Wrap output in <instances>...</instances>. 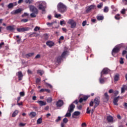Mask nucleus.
<instances>
[{"label":"nucleus","mask_w":127,"mask_h":127,"mask_svg":"<svg viewBox=\"0 0 127 127\" xmlns=\"http://www.w3.org/2000/svg\"><path fill=\"white\" fill-rule=\"evenodd\" d=\"M57 10L61 13H64L67 11V6L65 4L60 2L57 5Z\"/></svg>","instance_id":"f257e3e1"},{"label":"nucleus","mask_w":127,"mask_h":127,"mask_svg":"<svg viewBox=\"0 0 127 127\" xmlns=\"http://www.w3.org/2000/svg\"><path fill=\"white\" fill-rule=\"evenodd\" d=\"M36 4L39 5L38 8L42 11V13H44L45 12V8H46V2H45V1H38L36 3Z\"/></svg>","instance_id":"f03ea898"},{"label":"nucleus","mask_w":127,"mask_h":127,"mask_svg":"<svg viewBox=\"0 0 127 127\" xmlns=\"http://www.w3.org/2000/svg\"><path fill=\"white\" fill-rule=\"evenodd\" d=\"M30 10L32 12H34L36 14L38 13V10L35 6L31 5L29 6Z\"/></svg>","instance_id":"7ed1b4c3"},{"label":"nucleus","mask_w":127,"mask_h":127,"mask_svg":"<svg viewBox=\"0 0 127 127\" xmlns=\"http://www.w3.org/2000/svg\"><path fill=\"white\" fill-rule=\"evenodd\" d=\"M68 24H70L71 25V28H75L76 27V23L74 21V20L70 19L68 21Z\"/></svg>","instance_id":"20e7f679"},{"label":"nucleus","mask_w":127,"mask_h":127,"mask_svg":"<svg viewBox=\"0 0 127 127\" xmlns=\"http://www.w3.org/2000/svg\"><path fill=\"white\" fill-rule=\"evenodd\" d=\"M119 99H121L122 100V99H123V97L118 96L117 97L114 98V99L113 100V103L115 106H118L119 105L118 104V102H119Z\"/></svg>","instance_id":"39448f33"},{"label":"nucleus","mask_w":127,"mask_h":127,"mask_svg":"<svg viewBox=\"0 0 127 127\" xmlns=\"http://www.w3.org/2000/svg\"><path fill=\"white\" fill-rule=\"evenodd\" d=\"M109 72H110V69L108 68H104L101 72V77H103V75H104V74H108Z\"/></svg>","instance_id":"423d86ee"},{"label":"nucleus","mask_w":127,"mask_h":127,"mask_svg":"<svg viewBox=\"0 0 127 127\" xmlns=\"http://www.w3.org/2000/svg\"><path fill=\"white\" fill-rule=\"evenodd\" d=\"M120 48L119 46L115 47V48L112 51V55L114 56L115 53H118L120 51Z\"/></svg>","instance_id":"0eeeda50"},{"label":"nucleus","mask_w":127,"mask_h":127,"mask_svg":"<svg viewBox=\"0 0 127 127\" xmlns=\"http://www.w3.org/2000/svg\"><path fill=\"white\" fill-rule=\"evenodd\" d=\"M75 105L73 104H71L68 109V112H70V113H72L74 112V109H75Z\"/></svg>","instance_id":"6e6552de"},{"label":"nucleus","mask_w":127,"mask_h":127,"mask_svg":"<svg viewBox=\"0 0 127 127\" xmlns=\"http://www.w3.org/2000/svg\"><path fill=\"white\" fill-rule=\"evenodd\" d=\"M94 108H97V106H99V104H100V98H95L94 99Z\"/></svg>","instance_id":"1a4fd4ad"},{"label":"nucleus","mask_w":127,"mask_h":127,"mask_svg":"<svg viewBox=\"0 0 127 127\" xmlns=\"http://www.w3.org/2000/svg\"><path fill=\"white\" fill-rule=\"evenodd\" d=\"M109 101V95H108V93L106 92L104 94V96L103 97V102H107Z\"/></svg>","instance_id":"9d476101"},{"label":"nucleus","mask_w":127,"mask_h":127,"mask_svg":"<svg viewBox=\"0 0 127 127\" xmlns=\"http://www.w3.org/2000/svg\"><path fill=\"white\" fill-rule=\"evenodd\" d=\"M20 12H21V9L19 8L11 12V14H17L18 13H20Z\"/></svg>","instance_id":"9b49d317"},{"label":"nucleus","mask_w":127,"mask_h":127,"mask_svg":"<svg viewBox=\"0 0 127 127\" xmlns=\"http://www.w3.org/2000/svg\"><path fill=\"white\" fill-rule=\"evenodd\" d=\"M80 114H81V113H80V112L75 111L73 113V114L72 115V118L73 119H76V117L79 116Z\"/></svg>","instance_id":"f8f14e48"},{"label":"nucleus","mask_w":127,"mask_h":127,"mask_svg":"<svg viewBox=\"0 0 127 127\" xmlns=\"http://www.w3.org/2000/svg\"><path fill=\"white\" fill-rule=\"evenodd\" d=\"M46 45L49 46V47H52L53 46H54L55 44L53 41H49L46 42Z\"/></svg>","instance_id":"ddd939ff"},{"label":"nucleus","mask_w":127,"mask_h":127,"mask_svg":"<svg viewBox=\"0 0 127 127\" xmlns=\"http://www.w3.org/2000/svg\"><path fill=\"white\" fill-rule=\"evenodd\" d=\"M64 102L62 100H59L56 104L57 107H62L63 106Z\"/></svg>","instance_id":"4468645a"},{"label":"nucleus","mask_w":127,"mask_h":127,"mask_svg":"<svg viewBox=\"0 0 127 127\" xmlns=\"http://www.w3.org/2000/svg\"><path fill=\"white\" fill-rule=\"evenodd\" d=\"M27 30H28L27 28H21L17 29L18 32H23V31H27Z\"/></svg>","instance_id":"2eb2a0df"},{"label":"nucleus","mask_w":127,"mask_h":127,"mask_svg":"<svg viewBox=\"0 0 127 127\" xmlns=\"http://www.w3.org/2000/svg\"><path fill=\"white\" fill-rule=\"evenodd\" d=\"M18 77L19 78V81H21L22 80V77H23V74L21 71L18 72Z\"/></svg>","instance_id":"dca6fc26"},{"label":"nucleus","mask_w":127,"mask_h":127,"mask_svg":"<svg viewBox=\"0 0 127 127\" xmlns=\"http://www.w3.org/2000/svg\"><path fill=\"white\" fill-rule=\"evenodd\" d=\"M29 117L32 119L36 117V112H32L29 114Z\"/></svg>","instance_id":"f3484780"},{"label":"nucleus","mask_w":127,"mask_h":127,"mask_svg":"<svg viewBox=\"0 0 127 127\" xmlns=\"http://www.w3.org/2000/svg\"><path fill=\"white\" fill-rule=\"evenodd\" d=\"M107 120L109 123H113L114 122V118L111 116H108Z\"/></svg>","instance_id":"a211bd4d"},{"label":"nucleus","mask_w":127,"mask_h":127,"mask_svg":"<svg viewBox=\"0 0 127 127\" xmlns=\"http://www.w3.org/2000/svg\"><path fill=\"white\" fill-rule=\"evenodd\" d=\"M38 104H39L40 106L41 107H42V106H45L46 105V102H44L43 101H38L37 102Z\"/></svg>","instance_id":"6ab92c4d"},{"label":"nucleus","mask_w":127,"mask_h":127,"mask_svg":"<svg viewBox=\"0 0 127 127\" xmlns=\"http://www.w3.org/2000/svg\"><path fill=\"white\" fill-rule=\"evenodd\" d=\"M95 5H91L89 6L86 9V12H89L91 9H93V8H94Z\"/></svg>","instance_id":"aec40b11"},{"label":"nucleus","mask_w":127,"mask_h":127,"mask_svg":"<svg viewBox=\"0 0 127 127\" xmlns=\"http://www.w3.org/2000/svg\"><path fill=\"white\" fill-rule=\"evenodd\" d=\"M18 113H19L18 110H15V111L12 114V117L15 118V117H16V116H17Z\"/></svg>","instance_id":"412c9836"},{"label":"nucleus","mask_w":127,"mask_h":127,"mask_svg":"<svg viewBox=\"0 0 127 127\" xmlns=\"http://www.w3.org/2000/svg\"><path fill=\"white\" fill-rule=\"evenodd\" d=\"M7 30H14V26H8L6 27Z\"/></svg>","instance_id":"4be33fe9"},{"label":"nucleus","mask_w":127,"mask_h":127,"mask_svg":"<svg viewBox=\"0 0 127 127\" xmlns=\"http://www.w3.org/2000/svg\"><path fill=\"white\" fill-rule=\"evenodd\" d=\"M33 55H34V53H30L26 55V57L27 58H29V57H31L32 56H33Z\"/></svg>","instance_id":"5701e85b"},{"label":"nucleus","mask_w":127,"mask_h":127,"mask_svg":"<svg viewBox=\"0 0 127 127\" xmlns=\"http://www.w3.org/2000/svg\"><path fill=\"white\" fill-rule=\"evenodd\" d=\"M96 18L98 20H103L104 19V16L98 15L97 16Z\"/></svg>","instance_id":"b1692460"},{"label":"nucleus","mask_w":127,"mask_h":127,"mask_svg":"<svg viewBox=\"0 0 127 127\" xmlns=\"http://www.w3.org/2000/svg\"><path fill=\"white\" fill-rule=\"evenodd\" d=\"M62 58H63L61 56L58 57L57 58V62H58V63H60V62H61V61L63 60Z\"/></svg>","instance_id":"393cba45"},{"label":"nucleus","mask_w":127,"mask_h":127,"mask_svg":"<svg viewBox=\"0 0 127 127\" xmlns=\"http://www.w3.org/2000/svg\"><path fill=\"white\" fill-rule=\"evenodd\" d=\"M38 34H37L36 33H32V34H30L29 35V37H33L34 36L36 37L38 36Z\"/></svg>","instance_id":"a878e982"},{"label":"nucleus","mask_w":127,"mask_h":127,"mask_svg":"<svg viewBox=\"0 0 127 127\" xmlns=\"http://www.w3.org/2000/svg\"><path fill=\"white\" fill-rule=\"evenodd\" d=\"M37 123L38 125H40V124L42 123V118H40L37 121Z\"/></svg>","instance_id":"bb28decb"},{"label":"nucleus","mask_w":127,"mask_h":127,"mask_svg":"<svg viewBox=\"0 0 127 127\" xmlns=\"http://www.w3.org/2000/svg\"><path fill=\"white\" fill-rule=\"evenodd\" d=\"M119 78H120V75L118 74L115 75L114 77L115 81H119Z\"/></svg>","instance_id":"cd10ccee"},{"label":"nucleus","mask_w":127,"mask_h":127,"mask_svg":"<svg viewBox=\"0 0 127 127\" xmlns=\"http://www.w3.org/2000/svg\"><path fill=\"white\" fill-rule=\"evenodd\" d=\"M37 73L38 74H39V75H40L41 76H42V75L44 74V71H43V70H37Z\"/></svg>","instance_id":"c85d7f7f"},{"label":"nucleus","mask_w":127,"mask_h":127,"mask_svg":"<svg viewBox=\"0 0 127 127\" xmlns=\"http://www.w3.org/2000/svg\"><path fill=\"white\" fill-rule=\"evenodd\" d=\"M126 92V85H123L121 88V93H125Z\"/></svg>","instance_id":"c756f323"},{"label":"nucleus","mask_w":127,"mask_h":127,"mask_svg":"<svg viewBox=\"0 0 127 127\" xmlns=\"http://www.w3.org/2000/svg\"><path fill=\"white\" fill-rule=\"evenodd\" d=\"M71 113L72 112H68V111H67V112L65 114V117H66V118H69V117H71Z\"/></svg>","instance_id":"7c9ffc66"},{"label":"nucleus","mask_w":127,"mask_h":127,"mask_svg":"<svg viewBox=\"0 0 127 127\" xmlns=\"http://www.w3.org/2000/svg\"><path fill=\"white\" fill-rule=\"evenodd\" d=\"M33 0H25V2L26 3H29V4H30V3H32V2H33Z\"/></svg>","instance_id":"2f4dec72"},{"label":"nucleus","mask_w":127,"mask_h":127,"mask_svg":"<svg viewBox=\"0 0 127 127\" xmlns=\"http://www.w3.org/2000/svg\"><path fill=\"white\" fill-rule=\"evenodd\" d=\"M8 8H12L13 7V3H10L8 4L7 5Z\"/></svg>","instance_id":"473e14b6"},{"label":"nucleus","mask_w":127,"mask_h":127,"mask_svg":"<svg viewBox=\"0 0 127 127\" xmlns=\"http://www.w3.org/2000/svg\"><path fill=\"white\" fill-rule=\"evenodd\" d=\"M55 17L56 18H59V17H61V14H57V13H55Z\"/></svg>","instance_id":"72a5a7b5"},{"label":"nucleus","mask_w":127,"mask_h":127,"mask_svg":"<svg viewBox=\"0 0 127 127\" xmlns=\"http://www.w3.org/2000/svg\"><path fill=\"white\" fill-rule=\"evenodd\" d=\"M126 11H127L126 9L123 8L121 10V13H122V14H126Z\"/></svg>","instance_id":"f704fd0d"},{"label":"nucleus","mask_w":127,"mask_h":127,"mask_svg":"<svg viewBox=\"0 0 127 127\" xmlns=\"http://www.w3.org/2000/svg\"><path fill=\"white\" fill-rule=\"evenodd\" d=\"M63 122L64 124H67L68 123V119L66 118H64L63 120Z\"/></svg>","instance_id":"c9c22d12"},{"label":"nucleus","mask_w":127,"mask_h":127,"mask_svg":"<svg viewBox=\"0 0 127 127\" xmlns=\"http://www.w3.org/2000/svg\"><path fill=\"white\" fill-rule=\"evenodd\" d=\"M67 53H68V52L67 51L64 52L61 57H62L63 58V57H64L67 54Z\"/></svg>","instance_id":"e433bc0d"},{"label":"nucleus","mask_w":127,"mask_h":127,"mask_svg":"<svg viewBox=\"0 0 127 127\" xmlns=\"http://www.w3.org/2000/svg\"><path fill=\"white\" fill-rule=\"evenodd\" d=\"M38 30H40V27L38 26H36L34 29V31H38Z\"/></svg>","instance_id":"4c0bfd02"},{"label":"nucleus","mask_w":127,"mask_h":127,"mask_svg":"<svg viewBox=\"0 0 127 127\" xmlns=\"http://www.w3.org/2000/svg\"><path fill=\"white\" fill-rule=\"evenodd\" d=\"M47 101L48 103H51L52 102V98L49 97L48 99H47Z\"/></svg>","instance_id":"58836bf2"},{"label":"nucleus","mask_w":127,"mask_h":127,"mask_svg":"<svg viewBox=\"0 0 127 127\" xmlns=\"http://www.w3.org/2000/svg\"><path fill=\"white\" fill-rule=\"evenodd\" d=\"M36 14L35 13L33 12V13H31L30 16L31 17H36Z\"/></svg>","instance_id":"ea45409f"},{"label":"nucleus","mask_w":127,"mask_h":127,"mask_svg":"<svg viewBox=\"0 0 127 127\" xmlns=\"http://www.w3.org/2000/svg\"><path fill=\"white\" fill-rule=\"evenodd\" d=\"M104 12H108L109 11V8L107 6H105L104 9Z\"/></svg>","instance_id":"a19ab883"},{"label":"nucleus","mask_w":127,"mask_h":127,"mask_svg":"<svg viewBox=\"0 0 127 127\" xmlns=\"http://www.w3.org/2000/svg\"><path fill=\"white\" fill-rule=\"evenodd\" d=\"M61 117L59 116V117H58V119H57L56 120L55 122H56V123H58V122H60V121H61Z\"/></svg>","instance_id":"79ce46f5"},{"label":"nucleus","mask_w":127,"mask_h":127,"mask_svg":"<svg viewBox=\"0 0 127 127\" xmlns=\"http://www.w3.org/2000/svg\"><path fill=\"white\" fill-rule=\"evenodd\" d=\"M99 81H100V83H101V84H103V83H105V80H104V79H103V78H100Z\"/></svg>","instance_id":"37998d69"},{"label":"nucleus","mask_w":127,"mask_h":127,"mask_svg":"<svg viewBox=\"0 0 127 127\" xmlns=\"http://www.w3.org/2000/svg\"><path fill=\"white\" fill-rule=\"evenodd\" d=\"M41 57V56L39 54H38L35 57V59H39V58H40Z\"/></svg>","instance_id":"c03bdc74"},{"label":"nucleus","mask_w":127,"mask_h":127,"mask_svg":"<svg viewBox=\"0 0 127 127\" xmlns=\"http://www.w3.org/2000/svg\"><path fill=\"white\" fill-rule=\"evenodd\" d=\"M120 63V64H124V58H121Z\"/></svg>","instance_id":"a18cd8bd"},{"label":"nucleus","mask_w":127,"mask_h":127,"mask_svg":"<svg viewBox=\"0 0 127 127\" xmlns=\"http://www.w3.org/2000/svg\"><path fill=\"white\" fill-rule=\"evenodd\" d=\"M25 95V94L24 93V92H20V96L21 97H24Z\"/></svg>","instance_id":"49530a36"},{"label":"nucleus","mask_w":127,"mask_h":127,"mask_svg":"<svg viewBox=\"0 0 127 127\" xmlns=\"http://www.w3.org/2000/svg\"><path fill=\"white\" fill-rule=\"evenodd\" d=\"M61 25H63V24H66V22H65L64 20L60 21Z\"/></svg>","instance_id":"de8ad7c7"},{"label":"nucleus","mask_w":127,"mask_h":127,"mask_svg":"<svg viewBox=\"0 0 127 127\" xmlns=\"http://www.w3.org/2000/svg\"><path fill=\"white\" fill-rule=\"evenodd\" d=\"M122 2L124 3L125 5H127V0H122Z\"/></svg>","instance_id":"09e8293b"},{"label":"nucleus","mask_w":127,"mask_h":127,"mask_svg":"<svg viewBox=\"0 0 127 127\" xmlns=\"http://www.w3.org/2000/svg\"><path fill=\"white\" fill-rule=\"evenodd\" d=\"M28 21V19H23L21 20L22 22H27Z\"/></svg>","instance_id":"8fccbe9b"},{"label":"nucleus","mask_w":127,"mask_h":127,"mask_svg":"<svg viewBox=\"0 0 127 127\" xmlns=\"http://www.w3.org/2000/svg\"><path fill=\"white\" fill-rule=\"evenodd\" d=\"M102 6H103V3H100L97 5L98 8H101Z\"/></svg>","instance_id":"3c124183"},{"label":"nucleus","mask_w":127,"mask_h":127,"mask_svg":"<svg viewBox=\"0 0 127 127\" xmlns=\"http://www.w3.org/2000/svg\"><path fill=\"white\" fill-rule=\"evenodd\" d=\"M87 114H90V113H91V110H90V108H87V112H86Z\"/></svg>","instance_id":"603ef678"},{"label":"nucleus","mask_w":127,"mask_h":127,"mask_svg":"<svg viewBox=\"0 0 127 127\" xmlns=\"http://www.w3.org/2000/svg\"><path fill=\"white\" fill-rule=\"evenodd\" d=\"M54 23V22H52V23H47V25H48L49 26H52V25H53V24Z\"/></svg>","instance_id":"864d4df0"},{"label":"nucleus","mask_w":127,"mask_h":127,"mask_svg":"<svg viewBox=\"0 0 127 127\" xmlns=\"http://www.w3.org/2000/svg\"><path fill=\"white\" fill-rule=\"evenodd\" d=\"M114 95H115V96H118V95H119V91L116 90L114 92Z\"/></svg>","instance_id":"5fc2aeb1"},{"label":"nucleus","mask_w":127,"mask_h":127,"mask_svg":"<svg viewBox=\"0 0 127 127\" xmlns=\"http://www.w3.org/2000/svg\"><path fill=\"white\" fill-rule=\"evenodd\" d=\"M89 106L90 107H93V106H94V101H91Z\"/></svg>","instance_id":"6e6d98bb"},{"label":"nucleus","mask_w":127,"mask_h":127,"mask_svg":"<svg viewBox=\"0 0 127 127\" xmlns=\"http://www.w3.org/2000/svg\"><path fill=\"white\" fill-rule=\"evenodd\" d=\"M3 45H4V42H2V43H0V49L1 48H2V46H3Z\"/></svg>","instance_id":"4d7b16f0"},{"label":"nucleus","mask_w":127,"mask_h":127,"mask_svg":"<svg viewBox=\"0 0 127 127\" xmlns=\"http://www.w3.org/2000/svg\"><path fill=\"white\" fill-rule=\"evenodd\" d=\"M87 24V21H84L82 22V26H85Z\"/></svg>","instance_id":"13d9d810"},{"label":"nucleus","mask_w":127,"mask_h":127,"mask_svg":"<svg viewBox=\"0 0 127 127\" xmlns=\"http://www.w3.org/2000/svg\"><path fill=\"white\" fill-rule=\"evenodd\" d=\"M88 98H89V97H88L87 96H84L83 97V100L86 101V100H88Z\"/></svg>","instance_id":"bf43d9fd"},{"label":"nucleus","mask_w":127,"mask_h":127,"mask_svg":"<svg viewBox=\"0 0 127 127\" xmlns=\"http://www.w3.org/2000/svg\"><path fill=\"white\" fill-rule=\"evenodd\" d=\"M82 107L83 106L82 105H78V106H77V109L78 110H82Z\"/></svg>","instance_id":"052dcab7"},{"label":"nucleus","mask_w":127,"mask_h":127,"mask_svg":"<svg viewBox=\"0 0 127 127\" xmlns=\"http://www.w3.org/2000/svg\"><path fill=\"white\" fill-rule=\"evenodd\" d=\"M81 127H87V125L85 123H83L81 124Z\"/></svg>","instance_id":"680f3d73"},{"label":"nucleus","mask_w":127,"mask_h":127,"mask_svg":"<svg viewBox=\"0 0 127 127\" xmlns=\"http://www.w3.org/2000/svg\"><path fill=\"white\" fill-rule=\"evenodd\" d=\"M120 14H117L115 16V18H116V19H117L119 20V19H120V18H117V16H120Z\"/></svg>","instance_id":"e2e57ef3"},{"label":"nucleus","mask_w":127,"mask_h":127,"mask_svg":"<svg viewBox=\"0 0 127 127\" xmlns=\"http://www.w3.org/2000/svg\"><path fill=\"white\" fill-rule=\"evenodd\" d=\"M43 92H45V89H41L39 91V93H43Z\"/></svg>","instance_id":"0e129e2a"},{"label":"nucleus","mask_w":127,"mask_h":127,"mask_svg":"<svg viewBox=\"0 0 127 127\" xmlns=\"http://www.w3.org/2000/svg\"><path fill=\"white\" fill-rule=\"evenodd\" d=\"M28 14L27 13H24V14L22 15V17H24V16H27Z\"/></svg>","instance_id":"69168bd1"},{"label":"nucleus","mask_w":127,"mask_h":127,"mask_svg":"<svg viewBox=\"0 0 127 127\" xmlns=\"http://www.w3.org/2000/svg\"><path fill=\"white\" fill-rule=\"evenodd\" d=\"M83 101H84V99L83 98H80L78 102L81 103L83 102Z\"/></svg>","instance_id":"338daca9"},{"label":"nucleus","mask_w":127,"mask_h":127,"mask_svg":"<svg viewBox=\"0 0 127 127\" xmlns=\"http://www.w3.org/2000/svg\"><path fill=\"white\" fill-rule=\"evenodd\" d=\"M124 107H125V109H127V103H125L124 104Z\"/></svg>","instance_id":"774afa93"}]
</instances>
